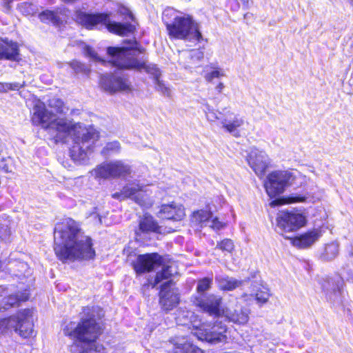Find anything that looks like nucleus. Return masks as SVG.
<instances>
[{"instance_id": "nucleus-46", "label": "nucleus", "mask_w": 353, "mask_h": 353, "mask_svg": "<svg viewBox=\"0 0 353 353\" xmlns=\"http://www.w3.org/2000/svg\"><path fill=\"white\" fill-rule=\"evenodd\" d=\"M191 52H193V54L191 55L192 58H196L199 61H201L203 58V52L201 50H191Z\"/></svg>"}, {"instance_id": "nucleus-31", "label": "nucleus", "mask_w": 353, "mask_h": 353, "mask_svg": "<svg viewBox=\"0 0 353 353\" xmlns=\"http://www.w3.org/2000/svg\"><path fill=\"white\" fill-rule=\"evenodd\" d=\"M68 65L72 69L74 73L76 74L88 77L91 71L85 63L77 59L70 61Z\"/></svg>"}, {"instance_id": "nucleus-43", "label": "nucleus", "mask_w": 353, "mask_h": 353, "mask_svg": "<svg viewBox=\"0 0 353 353\" xmlns=\"http://www.w3.org/2000/svg\"><path fill=\"white\" fill-rule=\"evenodd\" d=\"M225 226V224L219 221L218 217H214L212 220L211 227L214 230H220Z\"/></svg>"}, {"instance_id": "nucleus-11", "label": "nucleus", "mask_w": 353, "mask_h": 353, "mask_svg": "<svg viewBox=\"0 0 353 353\" xmlns=\"http://www.w3.org/2000/svg\"><path fill=\"white\" fill-rule=\"evenodd\" d=\"M162 265L163 256L158 252L139 254L131 263V267L137 276L150 273Z\"/></svg>"}, {"instance_id": "nucleus-25", "label": "nucleus", "mask_w": 353, "mask_h": 353, "mask_svg": "<svg viewBox=\"0 0 353 353\" xmlns=\"http://www.w3.org/2000/svg\"><path fill=\"white\" fill-rule=\"evenodd\" d=\"M77 128H78V123L70 124L65 119L54 118L52 121L50 130H53L57 132V135L63 134L64 137H65L71 133L74 134V132ZM61 139L62 138L59 136L54 137L55 143H58Z\"/></svg>"}, {"instance_id": "nucleus-48", "label": "nucleus", "mask_w": 353, "mask_h": 353, "mask_svg": "<svg viewBox=\"0 0 353 353\" xmlns=\"http://www.w3.org/2000/svg\"><path fill=\"white\" fill-rule=\"evenodd\" d=\"M4 1H5V2H6L8 5H9V4H10V3L13 1V0H4Z\"/></svg>"}, {"instance_id": "nucleus-33", "label": "nucleus", "mask_w": 353, "mask_h": 353, "mask_svg": "<svg viewBox=\"0 0 353 353\" xmlns=\"http://www.w3.org/2000/svg\"><path fill=\"white\" fill-rule=\"evenodd\" d=\"M16 323V314L11 315L6 318L0 319V334H5L9 331H11L12 328L14 329Z\"/></svg>"}, {"instance_id": "nucleus-37", "label": "nucleus", "mask_w": 353, "mask_h": 353, "mask_svg": "<svg viewBox=\"0 0 353 353\" xmlns=\"http://www.w3.org/2000/svg\"><path fill=\"white\" fill-rule=\"evenodd\" d=\"M243 124V120L241 118L235 117L232 121L223 123V128L228 132H234L237 128Z\"/></svg>"}, {"instance_id": "nucleus-52", "label": "nucleus", "mask_w": 353, "mask_h": 353, "mask_svg": "<svg viewBox=\"0 0 353 353\" xmlns=\"http://www.w3.org/2000/svg\"><path fill=\"white\" fill-rule=\"evenodd\" d=\"M351 3L353 4V0H351Z\"/></svg>"}, {"instance_id": "nucleus-9", "label": "nucleus", "mask_w": 353, "mask_h": 353, "mask_svg": "<svg viewBox=\"0 0 353 353\" xmlns=\"http://www.w3.org/2000/svg\"><path fill=\"white\" fill-rule=\"evenodd\" d=\"M194 334L199 340L210 343H219L227 339V327L221 321L212 324L201 323L194 328Z\"/></svg>"}, {"instance_id": "nucleus-7", "label": "nucleus", "mask_w": 353, "mask_h": 353, "mask_svg": "<svg viewBox=\"0 0 353 353\" xmlns=\"http://www.w3.org/2000/svg\"><path fill=\"white\" fill-rule=\"evenodd\" d=\"M112 198L119 201L132 199L141 208H148L152 205V200L143 185L130 183L124 185L120 192L112 194Z\"/></svg>"}, {"instance_id": "nucleus-50", "label": "nucleus", "mask_w": 353, "mask_h": 353, "mask_svg": "<svg viewBox=\"0 0 353 353\" xmlns=\"http://www.w3.org/2000/svg\"><path fill=\"white\" fill-rule=\"evenodd\" d=\"M3 149L0 146V153L2 152Z\"/></svg>"}, {"instance_id": "nucleus-8", "label": "nucleus", "mask_w": 353, "mask_h": 353, "mask_svg": "<svg viewBox=\"0 0 353 353\" xmlns=\"http://www.w3.org/2000/svg\"><path fill=\"white\" fill-rule=\"evenodd\" d=\"M127 48H112L111 53L114 54L115 52H120L119 55L126 59L125 61L117 60L114 61V64L117 65V68L121 70H137L141 71L143 70L146 73L153 76L154 80L160 78L161 72L155 64H148L144 61H139L135 57H128L123 54Z\"/></svg>"}, {"instance_id": "nucleus-21", "label": "nucleus", "mask_w": 353, "mask_h": 353, "mask_svg": "<svg viewBox=\"0 0 353 353\" xmlns=\"http://www.w3.org/2000/svg\"><path fill=\"white\" fill-rule=\"evenodd\" d=\"M28 299V296H19L18 294H11L6 288L0 286V312L18 307L21 302Z\"/></svg>"}, {"instance_id": "nucleus-20", "label": "nucleus", "mask_w": 353, "mask_h": 353, "mask_svg": "<svg viewBox=\"0 0 353 353\" xmlns=\"http://www.w3.org/2000/svg\"><path fill=\"white\" fill-rule=\"evenodd\" d=\"M123 43H127V44H131L132 46H130V47L110 46V47L107 48V53L111 57V59L109 60L108 62L112 67L117 68V65L114 64V61H117V60L125 61V60H124V58L123 57V56L119 55V54H120V52H117L114 53V54L112 53H111L112 48H127L123 52L128 57H133L132 56L130 55V53H128L129 50H134L137 51L139 53H141V54L144 53L145 51V48H143L140 44V43L136 40V39H126L123 41ZM125 59H126L125 58Z\"/></svg>"}, {"instance_id": "nucleus-17", "label": "nucleus", "mask_w": 353, "mask_h": 353, "mask_svg": "<svg viewBox=\"0 0 353 353\" xmlns=\"http://www.w3.org/2000/svg\"><path fill=\"white\" fill-rule=\"evenodd\" d=\"M128 173L129 169L127 166L119 162L102 164L95 169L96 177L103 179L119 178Z\"/></svg>"}, {"instance_id": "nucleus-42", "label": "nucleus", "mask_w": 353, "mask_h": 353, "mask_svg": "<svg viewBox=\"0 0 353 353\" xmlns=\"http://www.w3.org/2000/svg\"><path fill=\"white\" fill-rule=\"evenodd\" d=\"M8 158L1 157L0 158V171H3L4 172H10V166L8 165Z\"/></svg>"}, {"instance_id": "nucleus-30", "label": "nucleus", "mask_w": 353, "mask_h": 353, "mask_svg": "<svg viewBox=\"0 0 353 353\" xmlns=\"http://www.w3.org/2000/svg\"><path fill=\"white\" fill-rule=\"evenodd\" d=\"M39 18L43 23L50 22L54 26H59L62 21L55 11L45 10L39 13Z\"/></svg>"}, {"instance_id": "nucleus-44", "label": "nucleus", "mask_w": 353, "mask_h": 353, "mask_svg": "<svg viewBox=\"0 0 353 353\" xmlns=\"http://www.w3.org/2000/svg\"><path fill=\"white\" fill-rule=\"evenodd\" d=\"M85 50L86 55L93 59H97V53L91 46H87Z\"/></svg>"}, {"instance_id": "nucleus-32", "label": "nucleus", "mask_w": 353, "mask_h": 353, "mask_svg": "<svg viewBox=\"0 0 353 353\" xmlns=\"http://www.w3.org/2000/svg\"><path fill=\"white\" fill-rule=\"evenodd\" d=\"M242 284L241 281H238L228 276L223 277L219 280V288L223 291H232Z\"/></svg>"}, {"instance_id": "nucleus-13", "label": "nucleus", "mask_w": 353, "mask_h": 353, "mask_svg": "<svg viewBox=\"0 0 353 353\" xmlns=\"http://www.w3.org/2000/svg\"><path fill=\"white\" fill-rule=\"evenodd\" d=\"M174 284L172 280H169L160 285L159 303L161 309L166 313L176 307L180 303L179 294L170 288Z\"/></svg>"}, {"instance_id": "nucleus-34", "label": "nucleus", "mask_w": 353, "mask_h": 353, "mask_svg": "<svg viewBox=\"0 0 353 353\" xmlns=\"http://www.w3.org/2000/svg\"><path fill=\"white\" fill-rule=\"evenodd\" d=\"M212 277H203L199 279L197 281V285L196 288L197 294H205V292L212 288Z\"/></svg>"}, {"instance_id": "nucleus-49", "label": "nucleus", "mask_w": 353, "mask_h": 353, "mask_svg": "<svg viewBox=\"0 0 353 353\" xmlns=\"http://www.w3.org/2000/svg\"><path fill=\"white\" fill-rule=\"evenodd\" d=\"M2 261L0 260V269L1 268Z\"/></svg>"}, {"instance_id": "nucleus-6", "label": "nucleus", "mask_w": 353, "mask_h": 353, "mask_svg": "<svg viewBox=\"0 0 353 353\" xmlns=\"http://www.w3.org/2000/svg\"><path fill=\"white\" fill-rule=\"evenodd\" d=\"M191 302L199 311L214 318H219L223 314V298L219 295L212 293L194 294L191 297Z\"/></svg>"}, {"instance_id": "nucleus-14", "label": "nucleus", "mask_w": 353, "mask_h": 353, "mask_svg": "<svg viewBox=\"0 0 353 353\" xmlns=\"http://www.w3.org/2000/svg\"><path fill=\"white\" fill-rule=\"evenodd\" d=\"M32 312L26 308L16 313V323L14 330L22 338L28 339L34 336V324L32 321Z\"/></svg>"}, {"instance_id": "nucleus-28", "label": "nucleus", "mask_w": 353, "mask_h": 353, "mask_svg": "<svg viewBox=\"0 0 353 353\" xmlns=\"http://www.w3.org/2000/svg\"><path fill=\"white\" fill-rule=\"evenodd\" d=\"M161 270L157 272L154 276L153 282L151 283L152 288H155L157 284L163 280L170 279L172 276V267L170 265L164 264V259L163 258V265Z\"/></svg>"}, {"instance_id": "nucleus-29", "label": "nucleus", "mask_w": 353, "mask_h": 353, "mask_svg": "<svg viewBox=\"0 0 353 353\" xmlns=\"http://www.w3.org/2000/svg\"><path fill=\"white\" fill-rule=\"evenodd\" d=\"M212 218V212L210 210H196L191 215L192 221L198 225L207 222Z\"/></svg>"}, {"instance_id": "nucleus-10", "label": "nucleus", "mask_w": 353, "mask_h": 353, "mask_svg": "<svg viewBox=\"0 0 353 353\" xmlns=\"http://www.w3.org/2000/svg\"><path fill=\"white\" fill-rule=\"evenodd\" d=\"M306 223L305 216L288 210L279 211L276 216V225L284 232H295Z\"/></svg>"}, {"instance_id": "nucleus-3", "label": "nucleus", "mask_w": 353, "mask_h": 353, "mask_svg": "<svg viewBox=\"0 0 353 353\" xmlns=\"http://www.w3.org/2000/svg\"><path fill=\"white\" fill-rule=\"evenodd\" d=\"M117 14L130 21L119 22L111 20V13L107 12H85L81 9L74 12V21L86 30H93L103 26L113 34L124 37L134 35L138 29L139 23L132 12L125 6L119 4Z\"/></svg>"}, {"instance_id": "nucleus-51", "label": "nucleus", "mask_w": 353, "mask_h": 353, "mask_svg": "<svg viewBox=\"0 0 353 353\" xmlns=\"http://www.w3.org/2000/svg\"><path fill=\"white\" fill-rule=\"evenodd\" d=\"M72 148H73V150H74V148H76V145H74L72 146Z\"/></svg>"}, {"instance_id": "nucleus-5", "label": "nucleus", "mask_w": 353, "mask_h": 353, "mask_svg": "<svg viewBox=\"0 0 353 353\" xmlns=\"http://www.w3.org/2000/svg\"><path fill=\"white\" fill-rule=\"evenodd\" d=\"M166 31L170 39L203 41L199 25L190 14L176 16L170 21H165Z\"/></svg>"}, {"instance_id": "nucleus-35", "label": "nucleus", "mask_w": 353, "mask_h": 353, "mask_svg": "<svg viewBox=\"0 0 353 353\" xmlns=\"http://www.w3.org/2000/svg\"><path fill=\"white\" fill-rule=\"evenodd\" d=\"M216 248L223 252L232 253L234 249V245L230 239H224L217 243Z\"/></svg>"}, {"instance_id": "nucleus-19", "label": "nucleus", "mask_w": 353, "mask_h": 353, "mask_svg": "<svg viewBox=\"0 0 353 353\" xmlns=\"http://www.w3.org/2000/svg\"><path fill=\"white\" fill-rule=\"evenodd\" d=\"M22 60L19 45L8 38L0 39V61L19 63Z\"/></svg>"}, {"instance_id": "nucleus-47", "label": "nucleus", "mask_w": 353, "mask_h": 353, "mask_svg": "<svg viewBox=\"0 0 353 353\" xmlns=\"http://www.w3.org/2000/svg\"><path fill=\"white\" fill-rule=\"evenodd\" d=\"M223 88H224L223 83L220 82L216 86V90H217L218 93H221L222 92Z\"/></svg>"}, {"instance_id": "nucleus-24", "label": "nucleus", "mask_w": 353, "mask_h": 353, "mask_svg": "<svg viewBox=\"0 0 353 353\" xmlns=\"http://www.w3.org/2000/svg\"><path fill=\"white\" fill-rule=\"evenodd\" d=\"M74 142L78 145H84L85 143H93L97 140L98 133L92 129H88L85 127L78 123V128L74 132Z\"/></svg>"}, {"instance_id": "nucleus-39", "label": "nucleus", "mask_w": 353, "mask_h": 353, "mask_svg": "<svg viewBox=\"0 0 353 353\" xmlns=\"http://www.w3.org/2000/svg\"><path fill=\"white\" fill-rule=\"evenodd\" d=\"M157 89L159 91H160L162 94L166 96L170 95V90L168 87H167L163 81H161L159 78L155 79Z\"/></svg>"}, {"instance_id": "nucleus-40", "label": "nucleus", "mask_w": 353, "mask_h": 353, "mask_svg": "<svg viewBox=\"0 0 353 353\" xmlns=\"http://www.w3.org/2000/svg\"><path fill=\"white\" fill-rule=\"evenodd\" d=\"M221 76H223V73L221 72L219 68H216L211 72L208 73L205 75V79L208 82H212L214 78H219Z\"/></svg>"}, {"instance_id": "nucleus-45", "label": "nucleus", "mask_w": 353, "mask_h": 353, "mask_svg": "<svg viewBox=\"0 0 353 353\" xmlns=\"http://www.w3.org/2000/svg\"><path fill=\"white\" fill-rule=\"evenodd\" d=\"M9 228L7 225L0 222V237L9 234Z\"/></svg>"}, {"instance_id": "nucleus-2", "label": "nucleus", "mask_w": 353, "mask_h": 353, "mask_svg": "<svg viewBox=\"0 0 353 353\" xmlns=\"http://www.w3.org/2000/svg\"><path fill=\"white\" fill-rule=\"evenodd\" d=\"M54 232L60 241L55 243L54 251L62 263L95 257L92 239L84 235L79 222L70 217L63 218L56 223Z\"/></svg>"}, {"instance_id": "nucleus-18", "label": "nucleus", "mask_w": 353, "mask_h": 353, "mask_svg": "<svg viewBox=\"0 0 353 353\" xmlns=\"http://www.w3.org/2000/svg\"><path fill=\"white\" fill-rule=\"evenodd\" d=\"M54 114L48 110L43 103L36 104L30 116V121L34 126H41L45 130H50Z\"/></svg>"}, {"instance_id": "nucleus-36", "label": "nucleus", "mask_w": 353, "mask_h": 353, "mask_svg": "<svg viewBox=\"0 0 353 353\" xmlns=\"http://www.w3.org/2000/svg\"><path fill=\"white\" fill-rule=\"evenodd\" d=\"M254 296L255 300L261 305L268 302L270 297V293L267 288L261 287L256 290Z\"/></svg>"}, {"instance_id": "nucleus-1", "label": "nucleus", "mask_w": 353, "mask_h": 353, "mask_svg": "<svg viewBox=\"0 0 353 353\" xmlns=\"http://www.w3.org/2000/svg\"><path fill=\"white\" fill-rule=\"evenodd\" d=\"M78 322L70 321L63 328L65 336L73 341L70 353H108L103 344L97 343L105 330L104 313L101 308L85 306Z\"/></svg>"}, {"instance_id": "nucleus-38", "label": "nucleus", "mask_w": 353, "mask_h": 353, "mask_svg": "<svg viewBox=\"0 0 353 353\" xmlns=\"http://www.w3.org/2000/svg\"><path fill=\"white\" fill-rule=\"evenodd\" d=\"M337 253L336 247L334 245L331 244L326 245L323 255L326 259L329 260L335 257L337 255Z\"/></svg>"}, {"instance_id": "nucleus-27", "label": "nucleus", "mask_w": 353, "mask_h": 353, "mask_svg": "<svg viewBox=\"0 0 353 353\" xmlns=\"http://www.w3.org/2000/svg\"><path fill=\"white\" fill-rule=\"evenodd\" d=\"M250 310L245 307H236L228 315L230 321L239 324L245 325L249 320Z\"/></svg>"}, {"instance_id": "nucleus-22", "label": "nucleus", "mask_w": 353, "mask_h": 353, "mask_svg": "<svg viewBox=\"0 0 353 353\" xmlns=\"http://www.w3.org/2000/svg\"><path fill=\"white\" fill-rule=\"evenodd\" d=\"M321 234V229H312L290 239L294 246L299 249H305L317 241Z\"/></svg>"}, {"instance_id": "nucleus-16", "label": "nucleus", "mask_w": 353, "mask_h": 353, "mask_svg": "<svg viewBox=\"0 0 353 353\" xmlns=\"http://www.w3.org/2000/svg\"><path fill=\"white\" fill-rule=\"evenodd\" d=\"M248 165L253 170L259 179L264 178L268 169L270 167V161L268 154L256 149L252 150L247 157Z\"/></svg>"}, {"instance_id": "nucleus-12", "label": "nucleus", "mask_w": 353, "mask_h": 353, "mask_svg": "<svg viewBox=\"0 0 353 353\" xmlns=\"http://www.w3.org/2000/svg\"><path fill=\"white\" fill-rule=\"evenodd\" d=\"M99 84L101 89L110 94L132 91L131 83L126 77L117 76L112 72L101 74Z\"/></svg>"}, {"instance_id": "nucleus-41", "label": "nucleus", "mask_w": 353, "mask_h": 353, "mask_svg": "<svg viewBox=\"0 0 353 353\" xmlns=\"http://www.w3.org/2000/svg\"><path fill=\"white\" fill-rule=\"evenodd\" d=\"M17 85L10 83L0 82V92H7L15 90Z\"/></svg>"}, {"instance_id": "nucleus-4", "label": "nucleus", "mask_w": 353, "mask_h": 353, "mask_svg": "<svg viewBox=\"0 0 353 353\" xmlns=\"http://www.w3.org/2000/svg\"><path fill=\"white\" fill-rule=\"evenodd\" d=\"M291 177L292 174L285 170H274L267 175L263 187L266 194L272 199L270 203V207L303 203L306 201L307 196L302 194L279 196L290 185Z\"/></svg>"}, {"instance_id": "nucleus-23", "label": "nucleus", "mask_w": 353, "mask_h": 353, "mask_svg": "<svg viewBox=\"0 0 353 353\" xmlns=\"http://www.w3.org/2000/svg\"><path fill=\"white\" fill-rule=\"evenodd\" d=\"M159 214L161 219L174 221H181L185 216L182 205H176L174 202L161 205Z\"/></svg>"}, {"instance_id": "nucleus-15", "label": "nucleus", "mask_w": 353, "mask_h": 353, "mask_svg": "<svg viewBox=\"0 0 353 353\" xmlns=\"http://www.w3.org/2000/svg\"><path fill=\"white\" fill-rule=\"evenodd\" d=\"M136 241H142L143 236L151 233L162 234V228L154 217L148 213L143 214L139 219L137 228H134Z\"/></svg>"}, {"instance_id": "nucleus-26", "label": "nucleus", "mask_w": 353, "mask_h": 353, "mask_svg": "<svg viewBox=\"0 0 353 353\" xmlns=\"http://www.w3.org/2000/svg\"><path fill=\"white\" fill-rule=\"evenodd\" d=\"M169 353H203V351L190 341L186 340L181 343H175Z\"/></svg>"}]
</instances>
